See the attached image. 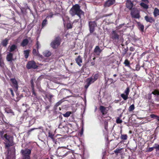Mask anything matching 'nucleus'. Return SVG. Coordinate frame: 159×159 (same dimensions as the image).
Here are the masks:
<instances>
[{"instance_id": "obj_1", "label": "nucleus", "mask_w": 159, "mask_h": 159, "mask_svg": "<svg viewBox=\"0 0 159 159\" xmlns=\"http://www.w3.org/2000/svg\"><path fill=\"white\" fill-rule=\"evenodd\" d=\"M69 13L72 16L77 15L80 18H81V15H84V12L80 9V6L78 4L73 6L69 11Z\"/></svg>"}, {"instance_id": "obj_2", "label": "nucleus", "mask_w": 159, "mask_h": 159, "mask_svg": "<svg viewBox=\"0 0 159 159\" xmlns=\"http://www.w3.org/2000/svg\"><path fill=\"white\" fill-rule=\"evenodd\" d=\"M4 137L7 141L5 143L6 148H9L13 145L14 144L13 137L6 134L4 135Z\"/></svg>"}, {"instance_id": "obj_3", "label": "nucleus", "mask_w": 159, "mask_h": 159, "mask_svg": "<svg viewBox=\"0 0 159 159\" xmlns=\"http://www.w3.org/2000/svg\"><path fill=\"white\" fill-rule=\"evenodd\" d=\"M21 153L22 155V159H30L31 150L28 148L22 149L21 151Z\"/></svg>"}, {"instance_id": "obj_4", "label": "nucleus", "mask_w": 159, "mask_h": 159, "mask_svg": "<svg viewBox=\"0 0 159 159\" xmlns=\"http://www.w3.org/2000/svg\"><path fill=\"white\" fill-rule=\"evenodd\" d=\"M61 43V38L59 36L55 38L54 39L51 43L50 46L53 49L57 48Z\"/></svg>"}, {"instance_id": "obj_5", "label": "nucleus", "mask_w": 159, "mask_h": 159, "mask_svg": "<svg viewBox=\"0 0 159 159\" xmlns=\"http://www.w3.org/2000/svg\"><path fill=\"white\" fill-rule=\"evenodd\" d=\"M139 14V12L137 8H133L131 10L130 14L132 18L136 19L139 18L140 17Z\"/></svg>"}, {"instance_id": "obj_6", "label": "nucleus", "mask_w": 159, "mask_h": 159, "mask_svg": "<svg viewBox=\"0 0 159 159\" xmlns=\"http://www.w3.org/2000/svg\"><path fill=\"white\" fill-rule=\"evenodd\" d=\"M26 68L29 69L31 68L35 69L37 68L38 66L36 65L35 61H31L28 62L26 65Z\"/></svg>"}, {"instance_id": "obj_7", "label": "nucleus", "mask_w": 159, "mask_h": 159, "mask_svg": "<svg viewBox=\"0 0 159 159\" xmlns=\"http://www.w3.org/2000/svg\"><path fill=\"white\" fill-rule=\"evenodd\" d=\"M13 54L11 52H9L7 54L6 57V60L10 62L9 64L10 65L13 66V64L12 62V61L14 60L13 58Z\"/></svg>"}, {"instance_id": "obj_8", "label": "nucleus", "mask_w": 159, "mask_h": 159, "mask_svg": "<svg viewBox=\"0 0 159 159\" xmlns=\"http://www.w3.org/2000/svg\"><path fill=\"white\" fill-rule=\"evenodd\" d=\"M89 24L90 32L92 33L94 30L95 27L97 26L96 23L95 21H90Z\"/></svg>"}, {"instance_id": "obj_9", "label": "nucleus", "mask_w": 159, "mask_h": 159, "mask_svg": "<svg viewBox=\"0 0 159 159\" xmlns=\"http://www.w3.org/2000/svg\"><path fill=\"white\" fill-rule=\"evenodd\" d=\"M94 81H95V80L93 79V77L88 78L86 80V84L84 86L85 88L86 89H87L89 85L93 83Z\"/></svg>"}, {"instance_id": "obj_10", "label": "nucleus", "mask_w": 159, "mask_h": 159, "mask_svg": "<svg viewBox=\"0 0 159 159\" xmlns=\"http://www.w3.org/2000/svg\"><path fill=\"white\" fill-rule=\"evenodd\" d=\"M111 38L114 40L118 41L119 39V35L117 34L116 31H113L111 33Z\"/></svg>"}, {"instance_id": "obj_11", "label": "nucleus", "mask_w": 159, "mask_h": 159, "mask_svg": "<svg viewBox=\"0 0 159 159\" xmlns=\"http://www.w3.org/2000/svg\"><path fill=\"white\" fill-rule=\"evenodd\" d=\"M133 4L130 0H127L126 3V6L129 10H131L133 8Z\"/></svg>"}, {"instance_id": "obj_12", "label": "nucleus", "mask_w": 159, "mask_h": 159, "mask_svg": "<svg viewBox=\"0 0 159 159\" xmlns=\"http://www.w3.org/2000/svg\"><path fill=\"white\" fill-rule=\"evenodd\" d=\"M144 19L147 22H149L150 23H154L155 21V19L152 17L149 16L147 15L144 17Z\"/></svg>"}, {"instance_id": "obj_13", "label": "nucleus", "mask_w": 159, "mask_h": 159, "mask_svg": "<svg viewBox=\"0 0 159 159\" xmlns=\"http://www.w3.org/2000/svg\"><path fill=\"white\" fill-rule=\"evenodd\" d=\"M10 80L12 83L13 86L16 89H18V84L16 80L15 79H11Z\"/></svg>"}, {"instance_id": "obj_14", "label": "nucleus", "mask_w": 159, "mask_h": 159, "mask_svg": "<svg viewBox=\"0 0 159 159\" xmlns=\"http://www.w3.org/2000/svg\"><path fill=\"white\" fill-rule=\"evenodd\" d=\"M75 61L77 63V64L79 66H81V63H82V58L81 57V56H79L78 57L75 59Z\"/></svg>"}, {"instance_id": "obj_15", "label": "nucleus", "mask_w": 159, "mask_h": 159, "mask_svg": "<svg viewBox=\"0 0 159 159\" xmlns=\"http://www.w3.org/2000/svg\"><path fill=\"white\" fill-rule=\"evenodd\" d=\"M102 51L98 46H96L94 50V53L97 55H99Z\"/></svg>"}, {"instance_id": "obj_16", "label": "nucleus", "mask_w": 159, "mask_h": 159, "mask_svg": "<svg viewBox=\"0 0 159 159\" xmlns=\"http://www.w3.org/2000/svg\"><path fill=\"white\" fill-rule=\"evenodd\" d=\"M29 43V41L27 39H23L20 44V46L24 47L26 46Z\"/></svg>"}, {"instance_id": "obj_17", "label": "nucleus", "mask_w": 159, "mask_h": 159, "mask_svg": "<svg viewBox=\"0 0 159 159\" xmlns=\"http://www.w3.org/2000/svg\"><path fill=\"white\" fill-rule=\"evenodd\" d=\"M9 39L7 38L5 39L2 40L1 42L2 44L4 47H6L8 43Z\"/></svg>"}, {"instance_id": "obj_18", "label": "nucleus", "mask_w": 159, "mask_h": 159, "mask_svg": "<svg viewBox=\"0 0 159 159\" xmlns=\"http://www.w3.org/2000/svg\"><path fill=\"white\" fill-rule=\"evenodd\" d=\"M120 138L122 140L120 143H122L124 142V140H127L128 138V136L126 134H121Z\"/></svg>"}, {"instance_id": "obj_19", "label": "nucleus", "mask_w": 159, "mask_h": 159, "mask_svg": "<svg viewBox=\"0 0 159 159\" xmlns=\"http://www.w3.org/2000/svg\"><path fill=\"white\" fill-rule=\"evenodd\" d=\"M17 48V46L14 44L11 45L10 48L8 50L10 52H11L14 51Z\"/></svg>"}, {"instance_id": "obj_20", "label": "nucleus", "mask_w": 159, "mask_h": 159, "mask_svg": "<svg viewBox=\"0 0 159 159\" xmlns=\"http://www.w3.org/2000/svg\"><path fill=\"white\" fill-rule=\"evenodd\" d=\"M153 15L155 17L159 16V9L157 8H155L154 11Z\"/></svg>"}, {"instance_id": "obj_21", "label": "nucleus", "mask_w": 159, "mask_h": 159, "mask_svg": "<svg viewBox=\"0 0 159 159\" xmlns=\"http://www.w3.org/2000/svg\"><path fill=\"white\" fill-rule=\"evenodd\" d=\"M24 54L25 58L26 59L27 58L29 55V53L30 52V50H26L24 51Z\"/></svg>"}, {"instance_id": "obj_22", "label": "nucleus", "mask_w": 159, "mask_h": 159, "mask_svg": "<svg viewBox=\"0 0 159 159\" xmlns=\"http://www.w3.org/2000/svg\"><path fill=\"white\" fill-rule=\"evenodd\" d=\"M100 110L103 115L106 114L107 113L105 108L103 106H100Z\"/></svg>"}, {"instance_id": "obj_23", "label": "nucleus", "mask_w": 159, "mask_h": 159, "mask_svg": "<svg viewBox=\"0 0 159 159\" xmlns=\"http://www.w3.org/2000/svg\"><path fill=\"white\" fill-rule=\"evenodd\" d=\"M124 64L125 65V66L128 67H130V62L127 59H125L124 62Z\"/></svg>"}, {"instance_id": "obj_24", "label": "nucleus", "mask_w": 159, "mask_h": 159, "mask_svg": "<svg viewBox=\"0 0 159 159\" xmlns=\"http://www.w3.org/2000/svg\"><path fill=\"white\" fill-rule=\"evenodd\" d=\"M138 25L139 29L141 31L143 32L144 30V26L139 22L138 23Z\"/></svg>"}, {"instance_id": "obj_25", "label": "nucleus", "mask_w": 159, "mask_h": 159, "mask_svg": "<svg viewBox=\"0 0 159 159\" xmlns=\"http://www.w3.org/2000/svg\"><path fill=\"white\" fill-rule=\"evenodd\" d=\"M140 5L141 7L144 9H147L148 8V5L144 2H141L140 4Z\"/></svg>"}, {"instance_id": "obj_26", "label": "nucleus", "mask_w": 159, "mask_h": 159, "mask_svg": "<svg viewBox=\"0 0 159 159\" xmlns=\"http://www.w3.org/2000/svg\"><path fill=\"white\" fill-rule=\"evenodd\" d=\"M43 55L45 57H49L51 55V53L49 51H46L43 52Z\"/></svg>"}, {"instance_id": "obj_27", "label": "nucleus", "mask_w": 159, "mask_h": 159, "mask_svg": "<svg viewBox=\"0 0 159 159\" xmlns=\"http://www.w3.org/2000/svg\"><path fill=\"white\" fill-rule=\"evenodd\" d=\"M151 118L156 119L158 121H159V116L154 114H152L150 115Z\"/></svg>"}, {"instance_id": "obj_28", "label": "nucleus", "mask_w": 159, "mask_h": 159, "mask_svg": "<svg viewBox=\"0 0 159 159\" xmlns=\"http://www.w3.org/2000/svg\"><path fill=\"white\" fill-rule=\"evenodd\" d=\"M151 118L156 119L158 121H159V116L154 114H152L150 115Z\"/></svg>"}, {"instance_id": "obj_29", "label": "nucleus", "mask_w": 159, "mask_h": 159, "mask_svg": "<svg viewBox=\"0 0 159 159\" xmlns=\"http://www.w3.org/2000/svg\"><path fill=\"white\" fill-rule=\"evenodd\" d=\"M53 97V95L51 94H48L46 95V97L48 99L49 102H52V98Z\"/></svg>"}, {"instance_id": "obj_30", "label": "nucleus", "mask_w": 159, "mask_h": 159, "mask_svg": "<svg viewBox=\"0 0 159 159\" xmlns=\"http://www.w3.org/2000/svg\"><path fill=\"white\" fill-rule=\"evenodd\" d=\"M5 111L6 112L8 113H11L12 114V115H14V112L12 111L8 108H6L5 109Z\"/></svg>"}, {"instance_id": "obj_31", "label": "nucleus", "mask_w": 159, "mask_h": 159, "mask_svg": "<svg viewBox=\"0 0 159 159\" xmlns=\"http://www.w3.org/2000/svg\"><path fill=\"white\" fill-rule=\"evenodd\" d=\"M32 53L35 56H40L39 54V53L38 51V50L37 52L36 51V50L35 49H34L32 51Z\"/></svg>"}, {"instance_id": "obj_32", "label": "nucleus", "mask_w": 159, "mask_h": 159, "mask_svg": "<svg viewBox=\"0 0 159 159\" xmlns=\"http://www.w3.org/2000/svg\"><path fill=\"white\" fill-rule=\"evenodd\" d=\"M120 96L124 100H126L128 98V95L125 93L121 94Z\"/></svg>"}, {"instance_id": "obj_33", "label": "nucleus", "mask_w": 159, "mask_h": 159, "mask_svg": "<svg viewBox=\"0 0 159 159\" xmlns=\"http://www.w3.org/2000/svg\"><path fill=\"white\" fill-rule=\"evenodd\" d=\"M134 104H132L130 106L128 109L129 111H131L134 110Z\"/></svg>"}, {"instance_id": "obj_34", "label": "nucleus", "mask_w": 159, "mask_h": 159, "mask_svg": "<svg viewBox=\"0 0 159 159\" xmlns=\"http://www.w3.org/2000/svg\"><path fill=\"white\" fill-rule=\"evenodd\" d=\"M71 114V112L68 111L66 112L65 114H63V116L65 117H69Z\"/></svg>"}, {"instance_id": "obj_35", "label": "nucleus", "mask_w": 159, "mask_h": 159, "mask_svg": "<svg viewBox=\"0 0 159 159\" xmlns=\"http://www.w3.org/2000/svg\"><path fill=\"white\" fill-rule=\"evenodd\" d=\"M152 94L154 95H159V91L158 90L155 89L152 92Z\"/></svg>"}, {"instance_id": "obj_36", "label": "nucleus", "mask_w": 159, "mask_h": 159, "mask_svg": "<svg viewBox=\"0 0 159 159\" xmlns=\"http://www.w3.org/2000/svg\"><path fill=\"white\" fill-rule=\"evenodd\" d=\"M130 92V89L129 88V87H127L125 90V91L124 93L125 94H127V95H129V93Z\"/></svg>"}, {"instance_id": "obj_37", "label": "nucleus", "mask_w": 159, "mask_h": 159, "mask_svg": "<svg viewBox=\"0 0 159 159\" xmlns=\"http://www.w3.org/2000/svg\"><path fill=\"white\" fill-rule=\"evenodd\" d=\"M122 149L117 148L114 151V152L116 155H118V154L120 152V151Z\"/></svg>"}, {"instance_id": "obj_38", "label": "nucleus", "mask_w": 159, "mask_h": 159, "mask_svg": "<svg viewBox=\"0 0 159 159\" xmlns=\"http://www.w3.org/2000/svg\"><path fill=\"white\" fill-rule=\"evenodd\" d=\"M5 66V64L4 63L3 60H0V67L3 68Z\"/></svg>"}, {"instance_id": "obj_39", "label": "nucleus", "mask_w": 159, "mask_h": 159, "mask_svg": "<svg viewBox=\"0 0 159 159\" xmlns=\"http://www.w3.org/2000/svg\"><path fill=\"white\" fill-rule=\"evenodd\" d=\"M47 24V20L46 19L44 20L42 23V27H44L46 24Z\"/></svg>"}, {"instance_id": "obj_40", "label": "nucleus", "mask_w": 159, "mask_h": 159, "mask_svg": "<svg viewBox=\"0 0 159 159\" xmlns=\"http://www.w3.org/2000/svg\"><path fill=\"white\" fill-rule=\"evenodd\" d=\"M154 145V148L156 149V151H159V144L155 143Z\"/></svg>"}, {"instance_id": "obj_41", "label": "nucleus", "mask_w": 159, "mask_h": 159, "mask_svg": "<svg viewBox=\"0 0 159 159\" xmlns=\"http://www.w3.org/2000/svg\"><path fill=\"white\" fill-rule=\"evenodd\" d=\"M66 27L68 29H71L72 27V25L70 23H68L66 25Z\"/></svg>"}, {"instance_id": "obj_42", "label": "nucleus", "mask_w": 159, "mask_h": 159, "mask_svg": "<svg viewBox=\"0 0 159 159\" xmlns=\"http://www.w3.org/2000/svg\"><path fill=\"white\" fill-rule=\"evenodd\" d=\"M108 122L105 121L104 122V126L105 128L107 130H108Z\"/></svg>"}, {"instance_id": "obj_43", "label": "nucleus", "mask_w": 159, "mask_h": 159, "mask_svg": "<svg viewBox=\"0 0 159 159\" xmlns=\"http://www.w3.org/2000/svg\"><path fill=\"white\" fill-rule=\"evenodd\" d=\"M109 0H107L104 5L105 7H108L109 6Z\"/></svg>"}, {"instance_id": "obj_44", "label": "nucleus", "mask_w": 159, "mask_h": 159, "mask_svg": "<svg viewBox=\"0 0 159 159\" xmlns=\"http://www.w3.org/2000/svg\"><path fill=\"white\" fill-rule=\"evenodd\" d=\"M93 77V79L95 80V81L96 80H97L98 77V74H96L94 75Z\"/></svg>"}, {"instance_id": "obj_45", "label": "nucleus", "mask_w": 159, "mask_h": 159, "mask_svg": "<svg viewBox=\"0 0 159 159\" xmlns=\"http://www.w3.org/2000/svg\"><path fill=\"white\" fill-rule=\"evenodd\" d=\"M122 121L119 118H118L116 120V122L118 124H120L122 122Z\"/></svg>"}, {"instance_id": "obj_46", "label": "nucleus", "mask_w": 159, "mask_h": 159, "mask_svg": "<svg viewBox=\"0 0 159 159\" xmlns=\"http://www.w3.org/2000/svg\"><path fill=\"white\" fill-rule=\"evenodd\" d=\"M140 67L139 64H137L136 66V70L139 71L140 69Z\"/></svg>"}, {"instance_id": "obj_47", "label": "nucleus", "mask_w": 159, "mask_h": 159, "mask_svg": "<svg viewBox=\"0 0 159 159\" xmlns=\"http://www.w3.org/2000/svg\"><path fill=\"white\" fill-rule=\"evenodd\" d=\"M115 2V0H110V6L114 4Z\"/></svg>"}, {"instance_id": "obj_48", "label": "nucleus", "mask_w": 159, "mask_h": 159, "mask_svg": "<svg viewBox=\"0 0 159 159\" xmlns=\"http://www.w3.org/2000/svg\"><path fill=\"white\" fill-rule=\"evenodd\" d=\"M48 137L53 139V135L49 132L48 133Z\"/></svg>"}, {"instance_id": "obj_49", "label": "nucleus", "mask_w": 159, "mask_h": 159, "mask_svg": "<svg viewBox=\"0 0 159 159\" xmlns=\"http://www.w3.org/2000/svg\"><path fill=\"white\" fill-rule=\"evenodd\" d=\"M62 102L61 101H59L56 103L55 106L57 107Z\"/></svg>"}, {"instance_id": "obj_50", "label": "nucleus", "mask_w": 159, "mask_h": 159, "mask_svg": "<svg viewBox=\"0 0 159 159\" xmlns=\"http://www.w3.org/2000/svg\"><path fill=\"white\" fill-rule=\"evenodd\" d=\"M154 148V147H153L149 148L148 149V151L149 152H151L152 151Z\"/></svg>"}, {"instance_id": "obj_51", "label": "nucleus", "mask_w": 159, "mask_h": 159, "mask_svg": "<svg viewBox=\"0 0 159 159\" xmlns=\"http://www.w3.org/2000/svg\"><path fill=\"white\" fill-rule=\"evenodd\" d=\"M36 45H37V49H38L39 48V45H40V44L39 43V42L38 41H37V42H36Z\"/></svg>"}, {"instance_id": "obj_52", "label": "nucleus", "mask_w": 159, "mask_h": 159, "mask_svg": "<svg viewBox=\"0 0 159 159\" xmlns=\"http://www.w3.org/2000/svg\"><path fill=\"white\" fill-rule=\"evenodd\" d=\"M9 89L10 90L11 92V93L12 95V96H14V94L13 90L11 89Z\"/></svg>"}, {"instance_id": "obj_53", "label": "nucleus", "mask_w": 159, "mask_h": 159, "mask_svg": "<svg viewBox=\"0 0 159 159\" xmlns=\"http://www.w3.org/2000/svg\"><path fill=\"white\" fill-rule=\"evenodd\" d=\"M129 50L133 52L135 50V48L133 47H130Z\"/></svg>"}, {"instance_id": "obj_54", "label": "nucleus", "mask_w": 159, "mask_h": 159, "mask_svg": "<svg viewBox=\"0 0 159 159\" xmlns=\"http://www.w3.org/2000/svg\"><path fill=\"white\" fill-rule=\"evenodd\" d=\"M142 1L145 3H148L149 2L148 0H142Z\"/></svg>"}, {"instance_id": "obj_55", "label": "nucleus", "mask_w": 159, "mask_h": 159, "mask_svg": "<svg viewBox=\"0 0 159 159\" xmlns=\"http://www.w3.org/2000/svg\"><path fill=\"white\" fill-rule=\"evenodd\" d=\"M110 82H111V83H112L115 82L116 81V79L115 80H114V81L112 80L113 79H110Z\"/></svg>"}, {"instance_id": "obj_56", "label": "nucleus", "mask_w": 159, "mask_h": 159, "mask_svg": "<svg viewBox=\"0 0 159 159\" xmlns=\"http://www.w3.org/2000/svg\"><path fill=\"white\" fill-rule=\"evenodd\" d=\"M34 128H32V129H30L28 131V132L29 133H30V132H31L32 130H34Z\"/></svg>"}, {"instance_id": "obj_57", "label": "nucleus", "mask_w": 159, "mask_h": 159, "mask_svg": "<svg viewBox=\"0 0 159 159\" xmlns=\"http://www.w3.org/2000/svg\"><path fill=\"white\" fill-rule=\"evenodd\" d=\"M50 107V106H47L45 107V109L46 110L48 109Z\"/></svg>"}, {"instance_id": "obj_58", "label": "nucleus", "mask_w": 159, "mask_h": 159, "mask_svg": "<svg viewBox=\"0 0 159 159\" xmlns=\"http://www.w3.org/2000/svg\"><path fill=\"white\" fill-rule=\"evenodd\" d=\"M105 75V80L106 82V83H107V82H108V80H109V79L108 78H107V80L106 79V75Z\"/></svg>"}, {"instance_id": "obj_59", "label": "nucleus", "mask_w": 159, "mask_h": 159, "mask_svg": "<svg viewBox=\"0 0 159 159\" xmlns=\"http://www.w3.org/2000/svg\"><path fill=\"white\" fill-rule=\"evenodd\" d=\"M32 92H33V94L35 96L36 95V93H35L34 91V90H33Z\"/></svg>"}, {"instance_id": "obj_60", "label": "nucleus", "mask_w": 159, "mask_h": 159, "mask_svg": "<svg viewBox=\"0 0 159 159\" xmlns=\"http://www.w3.org/2000/svg\"><path fill=\"white\" fill-rule=\"evenodd\" d=\"M31 83L32 84V86H33V83L32 80H31Z\"/></svg>"}, {"instance_id": "obj_61", "label": "nucleus", "mask_w": 159, "mask_h": 159, "mask_svg": "<svg viewBox=\"0 0 159 159\" xmlns=\"http://www.w3.org/2000/svg\"><path fill=\"white\" fill-rule=\"evenodd\" d=\"M53 16V15L52 14V15H50L49 16L51 18Z\"/></svg>"}, {"instance_id": "obj_62", "label": "nucleus", "mask_w": 159, "mask_h": 159, "mask_svg": "<svg viewBox=\"0 0 159 159\" xmlns=\"http://www.w3.org/2000/svg\"><path fill=\"white\" fill-rule=\"evenodd\" d=\"M116 74L113 75V76L114 77H116Z\"/></svg>"}, {"instance_id": "obj_63", "label": "nucleus", "mask_w": 159, "mask_h": 159, "mask_svg": "<svg viewBox=\"0 0 159 159\" xmlns=\"http://www.w3.org/2000/svg\"><path fill=\"white\" fill-rule=\"evenodd\" d=\"M91 65H94V63L93 62H92L91 63Z\"/></svg>"}, {"instance_id": "obj_64", "label": "nucleus", "mask_w": 159, "mask_h": 159, "mask_svg": "<svg viewBox=\"0 0 159 159\" xmlns=\"http://www.w3.org/2000/svg\"><path fill=\"white\" fill-rule=\"evenodd\" d=\"M157 101H159V97H158V98H157Z\"/></svg>"}]
</instances>
